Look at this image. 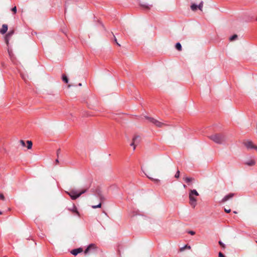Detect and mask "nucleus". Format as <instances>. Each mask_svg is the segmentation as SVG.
Masks as SVG:
<instances>
[{
    "label": "nucleus",
    "instance_id": "obj_1",
    "mask_svg": "<svg viewBox=\"0 0 257 257\" xmlns=\"http://www.w3.org/2000/svg\"><path fill=\"white\" fill-rule=\"evenodd\" d=\"M87 188L82 189L81 191L78 192L77 190L75 189H72L70 191H66V193H67L69 196L71 197V199L72 200H75L78 197H79L82 194L85 193L87 190Z\"/></svg>",
    "mask_w": 257,
    "mask_h": 257
},
{
    "label": "nucleus",
    "instance_id": "obj_2",
    "mask_svg": "<svg viewBox=\"0 0 257 257\" xmlns=\"http://www.w3.org/2000/svg\"><path fill=\"white\" fill-rule=\"evenodd\" d=\"M209 138L214 143L218 144H222L225 140L224 136L221 134H213L209 136Z\"/></svg>",
    "mask_w": 257,
    "mask_h": 257
},
{
    "label": "nucleus",
    "instance_id": "obj_3",
    "mask_svg": "<svg viewBox=\"0 0 257 257\" xmlns=\"http://www.w3.org/2000/svg\"><path fill=\"white\" fill-rule=\"evenodd\" d=\"M243 144L247 150L254 149L257 151V146L254 145L252 141L249 140L244 141Z\"/></svg>",
    "mask_w": 257,
    "mask_h": 257
},
{
    "label": "nucleus",
    "instance_id": "obj_4",
    "mask_svg": "<svg viewBox=\"0 0 257 257\" xmlns=\"http://www.w3.org/2000/svg\"><path fill=\"white\" fill-rule=\"evenodd\" d=\"M145 117L146 119H148L149 121H150L151 122H152V123H153L158 127H161L165 125V123L160 122L159 120H156L153 117H150L148 116H145Z\"/></svg>",
    "mask_w": 257,
    "mask_h": 257
},
{
    "label": "nucleus",
    "instance_id": "obj_5",
    "mask_svg": "<svg viewBox=\"0 0 257 257\" xmlns=\"http://www.w3.org/2000/svg\"><path fill=\"white\" fill-rule=\"evenodd\" d=\"M140 137L139 136H136L133 138V142L130 144L131 146L134 147V150L136 149V144H139L140 142Z\"/></svg>",
    "mask_w": 257,
    "mask_h": 257
},
{
    "label": "nucleus",
    "instance_id": "obj_6",
    "mask_svg": "<svg viewBox=\"0 0 257 257\" xmlns=\"http://www.w3.org/2000/svg\"><path fill=\"white\" fill-rule=\"evenodd\" d=\"M195 196H192L189 195L190 204L191 206L193 208H195V207L196 206V204H197L196 203L197 199L195 198Z\"/></svg>",
    "mask_w": 257,
    "mask_h": 257
},
{
    "label": "nucleus",
    "instance_id": "obj_7",
    "mask_svg": "<svg viewBox=\"0 0 257 257\" xmlns=\"http://www.w3.org/2000/svg\"><path fill=\"white\" fill-rule=\"evenodd\" d=\"M14 33V31L12 30V31H9L8 32V33L6 35L5 38V42H6V44H7V45H9V42L10 40V38L13 36Z\"/></svg>",
    "mask_w": 257,
    "mask_h": 257
},
{
    "label": "nucleus",
    "instance_id": "obj_8",
    "mask_svg": "<svg viewBox=\"0 0 257 257\" xmlns=\"http://www.w3.org/2000/svg\"><path fill=\"white\" fill-rule=\"evenodd\" d=\"M234 195V193H230L227 195H226V196H225L221 200V203H224L226 201H227V200H228L229 199L232 198Z\"/></svg>",
    "mask_w": 257,
    "mask_h": 257
},
{
    "label": "nucleus",
    "instance_id": "obj_9",
    "mask_svg": "<svg viewBox=\"0 0 257 257\" xmlns=\"http://www.w3.org/2000/svg\"><path fill=\"white\" fill-rule=\"evenodd\" d=\"M140 5L142 8H143L145 10H149L152 6V5H149L145 3H140Z\"/></svg>",
    "mask_w": 257,
    "mask_h": 257
},
{
    "label": "nucleus",
    "instance_id": "obj_10",
    "mask_svg": "<svg viewBox=\"0 0 257 257\" xmlns=\"http://www.w3.org/2000/svg\"><path fill=\"white\" fill-rule=\"evenodd\" d=\"M83 251L82 249L81 248H78L76 249H74L71 250V253L76 256L79 253Z\"/></svg>",
    "mask_w": 257,
    "mask_h": 257
},
{
    "label": "nucleus",
    "instance_id": "obj_11",
    "mask_svg": "<svg viewBox=\"0 0 257 257\" xmlns=\"http://www.w3.org/2000/svg\"><path fill=\"white\" fill-rule=\"evenodd\" d=\"M96 247L94 244L91 243L89 244L84 251L85 253H87L90 250L94 249Z\"/></svg>",
    "mask_w": 257,
    "mask_h": 257
},
{
    "label": "nucleus",
    "instance_id": "obj_12",
    "mask_svg": "<svg viewBox=\"0 0 257 257\" xmlns=\"http://www.w3.org/2000/svg\"><path fill=\"white\" fill-rule=\"evenodd\" d=\"M8 31V25L6 24H3L2 26V28L0 30V33L2 34H5Z\"/></svg>",
    "mask_w": 257,
    "mask_h": 257
},
{
    "label": "nucleus",
    "instance_id": "obj_13",
    "mask_svg": "<svg viewBox=\"0 0 257 257\" xmlns=\"http://www.w3.org/2000/svg\"><path fill=\"white\" fill-rule=\"evenodd\" d=\"M68 210L71 211L73 213H75L76 214H77V215L79 214V212L77 211V209L76 206L74 204L73 205V206H72V208H69Z\"/></svg>",
    "mask_w": 257,
    "mask_h": 257
},
{
    "label": "nucleus",
    "instance_id": "obj_14",
    "mask_svg": "<svg viewBox=\"0 0 257 257\" xmlns=\"http://www.w3.org/2000/svg\"><path fill=\"white\" fill-rule=\"evenodd\" d=\"M189 195L192 196H199V194L195 189H193V190H190Z\"/></svg>",
    "mask_w": 257,
    "mask_h": 257
},
{
    "label": "nucleus",
    "instance_id": "obj_15",
    "mask_svg": "<svg viewBox=\"0 0 257 257\" xmlns=\"http://www.w3.org/2000/svg\"><path fill=\"white\" fill-rule=\"evenodd\" d=\"M255 162L253 160H250L249 161H246L245 163V164H246V165L249 166H253L255 165Z\"/></svg>",
    "mask_w": 257,
    "mask_h": 257
},
{
    "label": "nucleus",
    "instance_id": "obj_16",
    "mask_svg": "<svg viewBox=\"0 0 257 257\" xmlns=\"http://www.w3.org/2000/svg\"><path fill=\"white\" fill-rule=\"evenodd\" d=\"M183 179L184 180V181L187 183H190L191 181H193L194 180V179L193 178H190V177H184L183 178Z\"/></svg>",
    "mask_w": 257,
    "mask_h": 257
},
{
    "label": "nucleus",
    "instance_id": "obj_17",
    "mask_svg": "<svg viewBox=\"0 0 257 257\" xmlns=\"http://www.w3.org/2000/svg\"><path fill=\"white\" fill-rule=\"evenodd\" d=\"M8 53H9L10 58L12 60H13L14 54L12 52V51L11 50H10L9 48H8Z\"/></svg>",
    "mask_w": 257,
    "mask_h": 257
},
{
    "label": "nucleus",
    "instance_id": "obj_18",
    "mask_svg": "<svg viewBox=\"0 0 257 257\" xmlns=\"http://www.w3.org/2000/svg\"><path fill=\"white\" fill-rule=\"evenodd\" d=\"M197 9H198V7H197V5H196L195 4H193L191 5V9L192 11H195L197 10Z\"/></svg>",
    "mask_w": 257,
    "mask_h": 257
},
{
    "label": "nucleus",
    "instance_id": "obj_19",
    "mask_svg": "<svg viewBox=\"0 0 257 257\" xmlns=\"http://www.w3.org/2000/svg\"><path fill=\"white\" fill-rule=\"evenodd\" d=\"M176 48L179 51H181L182 50V46L180 43H176Z\"/></svg>",
    "mask_w": 257,
    "mask_h": 257
},
{
    "label": "nucleus",
    "instance_id": "obj_20",
    "mask_svg": "<svg viewBox=\"0 0 257 257\" xmlns=\"http://www.w3.org/2000/svg\"><path fill=\"white\" fill-rule=\"evenodd\" d=\"M27 143L28 144L27 148L28 149H31L33 145L32 142L31 141H27Z\"/></svg>",
    "mask_w": 257,
    "mask_h": 257
},
{
    "label": "nucleus",
    "instance_id": "obj_21",
    "mask_svg": "<svg viewBox=\"0 0 257 257\" xmlns=\"http://www.w3.org/2000/svg\"><path fill=\"white\" fill-rule=\"evenodd\" d=\"M147 177H148L149 179H150V180H152V181H154L155 183H158V182H160V180H159V179H154V178H152V177H150V176H147Z\"/></svg>",
    "mask_w": 257,
    "mask_h": 257
},
{
    "label": "nucleus",
    "instance_id": "obj_22",
    "mask_svg": "<svg viewBox=\"0 0 257 257\" xmlns=\"http://www.w3.org/2000/svg\"><path fill=\"white\" fill-rule=\"evenodd\" d=\"M237 38V35L235 34L232 35L231 37H230L229 40L230 41H234Z\"/></svg>",
    "mask_w": 257,
    "mask_h": 257
},
{
    "label": "nucleus",
    "instance_id": "obj_23",
    "mask_svg": "<svg viewBox=\"0 0 257 257\" xmlns=\"http://www.w3.org/2000/svg\"><path fill=\"white\" fill-rule=\"evenodd\" d=\"M62 80L65 83H68V79L66 75H63L62 76Z\"/></svg>",
    "mask_w": 257,
    "mask_h": 257
},
{
    "label": "nucleus",
    "instance_id": "obj_24",
    "mask_svg": "<svg viewBox=\"0 0 257 257\" xmlns=\"http://www.w3.org/2000/svg\"><path fill=\"white\" fill-rule=\"evenodd\" d=\"M91 207L93 209H95V208H100L101 207V203H99L98 205H92Z\"/></svg>",
    "mask_w": 257,
    "mask_h": 257
},
{
    "label": "nucleus",
    "instance_id": "obj_25",
    "mask_svg": "<svg viewBox=\"0 0 257 257\" xmlns=\"http://www.w3.org/2000/svg\"><path fill=\"white\" fill-rule=\"evenodd\" d=\"M190 248H191V247H190V246H188L187 245H185L184 247H181V248H180V251H183V250H184V249H185V248H189V249H190Z\"/></svg>",
    "mask_w": 257,
    "mask_h": 257
},
{
    "label": "nucleus",
    "instance_id": "obj_26",
    "mask_svg": "<svg viewBox=\"0 0 257 257\" xmlns=\"http://www.w3.org/2000/svg\"><path fill=\"white\" fill-rule=\"evenodd\" d=\"M203 2H201L198 5H197L198 9L200 10H202V8L203 7Z\"/></svg>",
    "mask_w": 257,
    "mask_h": 257
},
{
    "label": "nucleus",
    "instance_id": "obj_27",
    "mask_svg": "<svg viewBox=\"0 0 257 257\" xmlns=\"http://www.w3.org/2000/svg\"><path fill=\"white\" fill-rule=\"evenodd\" d=\"M180 176V171L179 170H177L176 174L175 175V177L176 178H178Z\"/></svg>",
    "mask_w": 257,
    "mask_h": 257
},
{
    "label": "nucleus",
    "instance_id": "obj_28",
    "mask_svg": "<svg viewBox=\"0 0 257 257\" xmlns=\"http://www.w3.org/2000/svg\"><path fill=\"white\" fill-rule=\"evenodd\" d=\"M218 243L220 244V245L221 246V247H223V248L225 247V245L221 241H219Z\"/></svg>",
    "mask_w": 257,
    "mask_h": 257
},
{
    "label": "nucleus",
    "instance_id": "obj_29",
    "mask_svg": "<svg viewBox=\"0 0 257 257\" xmlns=\"http://www.w3.org/2000/svg\"><path fill=\"white\" fill-rule=\"evenodd\" d=\"M11 10L14 14H16L17 13V7L15 6Z\"/></svg>",
    "mask_w": 257,
    "mask_h": 257
},
{
    "label": "nucleus",
    "instance_id": "obj_30",
    "mask_svg": "<svg viewBox=\"0 0 257 257\" xmlns=\"http://www.w3.org/2000/svg\"><path fill=\"white\" fill-rule=\"evenodd\" d=\"M188 233L192 235H193L195 234V232L194 231L190 230L188 232Z\"/></svg>",
    "mask_w": 257,
    "mask_h": 257
},
{
    "label": "nucleus",
    "instance_id": "obj_31",
    "mask_svg": "<svg viewBox=\"0 0 257 257\" xmlns=\"http://www.w3.org/2000/svg\"><path fill=\"white\" fill-rule=\"evenodd\" d=\"M20 143L23 146V147H25V142L23 140H21L20 141Z\"/></svg>",
    "mask_w": 257,
    "mask_h": 257
},
{
    "label": "nucleus",
    "instance_id": "obj_32",
    "mask_svg": "<svg viewBox=\"0 0 257 257\" xmlns=\"http://www.w3.org/2000/svg\"><path fill=\"white\" fill-rule=\"evenodd\" d=\"M0 199H2L3 200H5V197L3 194L0 193Z\"/></svg>",
    "mask_w": 257,
    "mask_h": 257
},
{
    "label": "nucleus",
    "instance_id": "obj_33",
    "mask_svg": "<svg viewBox=\"0 0 257 257\" xmlns=\"http://www.w3.org/2000/svg\"><path fill=\"white\" fill-rule=\"evenodd\" d=\"M99 198H100L101 201H102L104 200V197L101 195H99Z\"/></svg>",
    "mask_w": 257,
    "mask_h": 257
},
{
    "label": "nucleus",
    "instance_id": "obj_34",
    "mask_svg": "<svg viewBox=\"0 0 257 257\" xmlns=\"http://www.w3.org/2000/svg\"><path fill=\"white\" fill-rule=\"evenodd\" d=\"M218 256L219 257H225V256L224 255V254L221 252H219V253H218Z\"/></svg>",
    "mask_w": 257,
    "mask_h": 257
},
{
    "label": "nucleus",
    "instance_id": "obj_35",
    "mask_svg": "<svg viewBox=\"0 0 257 257\" xmlns=\"http://www.w3.org/2000/svg\"><path fill=\"white\" fill-rule=\"evenodd\" d=\"M224 211H225V212H226V213H229V212H230L231 210H230V209H227L225 208V209H224Z\"/></svg>",
    "mask_w": 257,
    "mask_h": 257
},
{
    "label": "nucleus",
    "instance_id": "obj_36",
    "mask_svg": "<svg viewBox=\"0 0 257 257\" xmlns=\"http://www.w3.org/2000/svg\"><path fill=\"white\" fill-rule=\"evenodd\" d=\"M114 41L116 42V43L117 44V45L119 46H120V44L119 43H117V39L114 36Z\"/></svg>",
    "mask_w": 257,
    "mask_h": 257
},
{
    "label": "nucleus",
    "instance_id": "obj_37",
    "mask_svg": "<svg viewBox=\"0 0 257 257\" xmlns=\"http://www.w3.org/2000/svg\"><path fill=\"white\" fill-rule=\"evenodd\" d=\"M61 150L60 149H58L57 151V155L58 156L59 154L60 153Z\"/></svg>",
    "mask_w": 257,
    "mask_h": 257
},
{
    "label": "nucleus",
    "instance_id": "obj_38",
    "mask_svg": "<svg viewBox=\"0 0 257 257\" xmlns=\"http://www.w3.org/2000/svg\"><path fill=\"white\" fill-rule=\"evenodd\" d=\"M56 161V162L57 163H58L59 162V161H58V159H57L56 160V161Z\"/></svg>",
    "mask_w": 257,
    "mask_h": 257
},
{
    "label": "nucleus",
    "instance_id": "obj_39",
    "mask_svg": "<svg viewBox=\"0 0 257 257\" xmlns=\"http://www.w3.org/2000/svg\"><path fill=\"white\" fill-rule=\"evenodd\" d=\"M81 85H82V84H81V83H80L78 84V86H81Z\"/></svg>",
    "mask_w": 257,
    "mask_h": 257
},
{
    "label": "nucleus",
    "instance_id": "obj_40",
    "mask_svg": "<svg viewBox=\"0 0 257 257\" xmlns=\"http://www.w3.org/2000/svg\"><path fill=\"white\" fill-rule=\"evenodd\" d=\"M183 187H184V188H185L186 187V186L185 185H183Z\"/></svg>",
    "mask_w": 257,
    "mask_h": 257
},
{
    "label": "nucleus",
    "instance_id": "obj_41",
    "mask_svg": "<svg viewBox=\"0 0 257 257\" xmlns=\"http://www.w3.org/2000/svg\"><path fill=\"white\" fill-rule=\"evenodd\" d=\"M3 214V212L2 211H0V215L2 214Z\"/></svg>",
    "mask_w": 257,
    "mask_h": 257
},
{
    "label": "nucleus",
    "instance_id": "obj_42",
    "mask_svg": "<svg viewBox=\"0 0 257 257\" xmlns=\"http://www.w3.org/2000/svg\"><path fill=\"white\" fill-rule=\"evenodd\" d=\"M233 213H237V212L236 211H234Z\"/></svg>",
    "mask_w": 257,
    "mask_h": 257
},
{
    "label": "nucleus",
    "instance_id": "obj_43",
    "mask_svg": "<svg viewBox=\"0 0 257 257\" xmlns=\"http://www.w3.org/2000/svg\"><path fill=\"white\" fill-rule=\"evenodd\" d=\"M256 21H257V17L256 18Z\"/></svg>",
    "mask_w": 257,
    "mask_h": 257
},
{
    "label": "nucleus",
    "instance_id": "obj_44",
    "mask_svg": "<svg viewBox=\"0 0 257 257\" xmlns=\"http://www.w3.org/2000/svg\"><path fill=\"white\" fill-rule=\"evenodd\" d=\"M4 257H6V256H4Z\"/></svg>",
    "mask_w": 257,
    "mask_h": 257
}]
</instances>
